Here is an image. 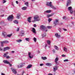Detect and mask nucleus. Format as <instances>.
<instances>
[{
  "mask_svg": "<svg viewBox=\"0 0 75 75\" xmlns=\"http://www.w3.org/2000/svg\"><path fill=\"white\" fill-rule=\"evenodd\" d=\"M46 6H50V7L53 9L54 10H57V8L55 7L52 4V2H47L46 3Z\"/></svg>",
  "mask_w": 75,
  "mask_h": 75,
  "instance_id": "1",
  "label": "nucleus"
},
{
  "mask_svg": "<svg viewBox=\"0 0 75 75\" xmlns=\"http://www.w3.org/2000/svg\"><path fill=\"white\" fill-rule=\"evenodd\" d=\"M40 21V18L38 15H36L34 17V20L32 21V22L34 23L35 21Z\"/></svg>",
  "mask_w": 75,
  "mask_h": 75,
  "instance_id": "2",
  "label": "nucleus"
},
{
  "mask_svg": "<svg viewBox=\"0 0 75 75\" xmlns=\"http://www.w3.org/2000/svg\"><path fill=\"white\" fill-rule=\"evenodd\" d=\"M13 19H14V17L13 16V15L9 16L7 18L8 21H12Z\"/></svg>",
  "mask_w": 75,
  "mask_h": 75,
  "instance_id": "3",
  "label": "nucleus"
},
{
  "mask_svg": "<svg viewBox=\"0 0 75 75\" xmlns=\"http://www.w3.org/2000/svg\"><path fill=\"white\" fill-rule=\"evenodd\" d=\"M58 23H59V20L58 19H56L54 21V24L55 26L58 25Z\"/></svg>",
  "mask_w": 75,
  "mask_h": 75,
  "instance_id": "4",
  "label": "nucleus"
},
{
  "mask_svg": "<svg viewBox=\"0 0 75 75\" xmlns=\"http://www.w3.org/2000/svg\"><path fill=\"white\" fill-rule=\"evenodd\" d=\"M11 70L13 74H17V71H16V69L11 68Z\"/></svg>",
  "mask_w": 75,
  "mask_h": 75,
  "instance_id": "5",
  "label": "nucleus"
},
{
  "mask_svg": "<svg viewBox=\"0 0 75 75\" xmlns=\"http://www.w3.org/2000/svg\"><path fill=\"white\" fill-rule=\"evenodd\" d=\"M40 29L42 30H46V28L45 27V26L43 25H42L40 26Z\"/></svg>",
  "mask_w": 75,
  "mask_h": 75,
  "instance_id": "6",
  "label": "nucleus"
},
{
  "mask_svg": "<svg viewBox=\"0 0 75 75\" xmlns=\"http://www.w3.org/2000/svg\"><path fill=\"white\" fill-rule=\"evenodd\" d=\"M55 36L58 38H59L61 37V35H58V33H56L55 34Z\"/></svg>",
  "mask_w": 75,
  "mask_h": 75,
  "instance_id": "7",
  "label": "nucleus"
},
{
  "mask_svg": "<svg viewBox=\"0 0 75 75\" xmlns=\"http://www.w3.org/2000/svg\"><path fill=\"white\" fill-rule=\"evenodd\" d=\"M2 35H3L4 38H7V33L5 32H3L2 33Z\"/></svg>",
  "mask_w": 75,
  "mask_h": 75,
  "instance_id": "8",
  "label": "nucleus"
},
{
  "mask_svg": "<svg viewBox=\"0 0 75 75\" xmlns=\"http://www.w3.org/2000/svg\"><path fill=\"white\" fill-rule=\"evenodd\" d=\"M23 34H24V31L23 30H22L19 35V36H23Z\"/></svg>",
  "mask_w": 75,
  "mask_h": 75,
  "instance_id": "9",
  "label": "nucleus"
},
{
  "mask_svg": "<svg viewBox=\"0 0 75 75\" xmlns=\"http://www.w3.org/2000/svg\"><path fill=\"white\" fill-rule=\"evenodd\" d=\"M71 0H68L67 1V6H68L69 4H71Z\"/></svg>",
  "mask_w": 75,
  "mask_h": 75,
  "instance_id": "10",
  "label": "nucleus"
},
{
  "mask_svg": "<svg viewBox=\"0 0 75 75\" xmlns=\"http://www.w3.org/2000/svg\"><path fill=\"white\" fill-rule=\"evenodd\" d=\"M32 31L33 33L34 34H36V31L35 30V29L34 28H32Z\"/></svg>",
  "mask_w": 75,
  "mask_h": 75,
  "instance_id": "11",
  "label": "nucleus"
},
{
  "mask_svg": "<svg viewBox=\"0 0 75 75\" xmlns=\"http://www.w3.org/2000/svg\"><path fill=\"white\" fill-rule=\"evenodd\" d=\"M28 55L29 58L30 59H31V58H33V55L31 56V53L30 52H28Z\"/></svg>",
  "mask_w": 75,
  "mask_h": 75,
  "instance_id": "12",
  "label": "nucleus"
},
{
  "mask_svg": "<svg viewBox=\"0 0 75 75\" xmlns=\"http://www.w3.org/2000/svg\"><path fill=\"white\" fill-rule=\"evenodd\" d=\"M58 60H59V58L58 57H56L54 61L56 64H57V62L58 61Z\"/></svg>",
  "mask_w": 75,
  "mask_h": 75,
  "instance_id": "13",
  "label": "nucleus"
},
{
  "mask_svg": "<svg viewBox=\"0 0 75 75\" xmlns=\"http://www.w3.org/2000/svg\"><path fill=\"white\" fill-rule=\"evenodd\" d=\"M10 48L9 47H7L5 48H4V51H6L7 50H10Z\"/></svg>",
  "mask_w": 75,
  "mask_h": 75,
  "instance_id": "14",
  "label": "nucleus"
},
{
  "mask_svg": "<svg viewBox=\"0 0 75 75\" xmlns=\"http://www.w3.org/2000/svg\"><path fill=\"white\" fill-rule=\"evenodd\" d=\"M3 62H4L5 64H10V62H8L7 60H4L3 61Z\"/></svg>",
  "mask_w": 75,
  "mask_h": 75,
  "instance_id": "15",
  "label": "nucleus"
},
{
  "mask_svg": "<svg viewBox=\"0 0 75 75\" xmlns=\"http://www.w3.org/2000/svg\"><path fill=\"white\" fill-rule=\"evenodd\" d=\"M31 18H32V17H30L28 18V21L29 23H31Z\"/></svg>",
  "mask_w": 75,
  "mask_h": 75,
  "instance_id": "16",
  "label": "nucleus"
},
{
  "mask_svg": "<svg viewBox=\"0 0 75 75\" xmlns=\"http://www.w3.org/2000/svg\"><path fill=\"white\" fill-rule=\"evenodd\" d=\"M53 15H54V14H53V13H52V14H47L46 15V16L48 18H49V17L52 16H53Z\"/></svg>",
  "mask_w": 75,
  "mask_h": 75,
  "instance_id": "17",
  "label": "nucleus"
},
{
  "mask_svg": "<svg viewBox=\"0 0 75 75\" xmlns=\"http://www.w3.org/2000/svg\"><path fill=\"white\" fill-rule=\"evenodd\" d=\"M45 13H51V10H48L47 11H45Z\"/></svg>",
  "mask_w": 75,
  "mask_h": 75,
  "instance_id": "18",
  "label": "nucleus"
},
{
  "mask_svg": "<svg viewBox=\"0 0 75 75\" xmlns=\"http://www.w3.org/2000/svg\"><path fill=\"white\" fill-rule=\"evenodd\" d=\"M24 65H23V64H20V67L18 66H17V67H18V68H22V67H23Z\"/></svg>",
  "mask_w": 75,
  "mask_h": 75,
  "instance_id": "19",
  "label": "nucleus"
},
{
  "mask_svg": "<svg viewBox=\"0 0 75 75\" xmlns=\"http://www.w3.org/2000/svg\"><path fill=\"white\" fill-rule=\"evenodd\" d=\"M27 9V7L25 6L23 7L22 8V10H25Z\"/></svg>",
  "mask_w": 75,
  "mask_h": 75,
  "instance_id": "20",
  "label": "nucleus"
},
{
  "mask_svg": "<svg viewBox=\"0 0 75 75\" xmlns=\"http://www.w3.org/2000/svg\"><path fill=\"white\" fill-rule=\"evenodd\" d=\"M13 23H14L15 24H18V21L17 20H15L13 21Z\"/></svg>",
  "mask_w": 75,
  "mask_h": 75,
  "instance_id": "21",
  "label": "nucleus"
},
{
  "mask_svg": "<svg viewBox=\"0 0 75 75\" xmlns=\"http://www.w3.org/2000/svg\"><path fill=\"white\" fill-rule=\"evenodd\" d=\"M68 9L69 11H70L72 9V7L71 6H70L69 7H68Z\"/></svg>",
  "mask_w": 75,
  "mask_h": 75,
  "instance_id": "22",
  "label": "nucleus"
},
{
  "mask_svg": "<svg viewBox=\"0 0 75 75\" xmlns=\"http://www.w3.org/2000/svg\"><path fill=\"white\" fill-rule=\"evenodd\" d=\"M42 37H46V34H45V33H42Z\"/></svg>",
  "mask_w": 75,
  "mask_h": 75,
  "instance_id": "23",
  "label": "nucleus"
},
{
  "mask_svg": "<svg viewBox=\"0 0 75 75\" xmlns=\"http://www.w3.org/2000/svg\"><path fill=\"white\" fill-rule=\"evenodd\" d=\"M54 48L55 49V50H59V48H58V47L57 46L54 45Z\"/></svg>",
  "mask_w": 75,
  "mask_h": 75,
  "instance_id": "24",
  "label": "nucleus"
},
{
  "mask_svg": "<svg viewBox=\"0 0 75 75\" xmlns=\"http://www.w3.org/2000/svg\"><path fill=\"white\" fill-rule=\"evenodd\" d=\"M31 67H32V65H31L30 64L28 65L26 67V68H27V69H29V68H30Z\"/></svg>",
  "mask_w": 75,
  "mask_h": 75,
  "instance_id": "25",
  "label": "nucleus"
},
{
  "mask_svg": "<svg viewBox=\"0 0 75 75\" xmlns=\"http://www.w3.org/2000/svg\"><path fill=\"white\" fill-rule=\"evenodd\" d=\"M55 67H54L53 68L54 71H55L57 70V66H55Z\"/></svg>",
  "mask_w": 75,
  "mask_h": 75,
  "instance_id": "26",
  "label": "nucleus"
},
{
  "mask_svg": "<svg viewBox=\"0 0 75 75\" xmlns=\"http://www.w3.org/2000/svg\"><path fill=\"white\" fill-rule=\"evenodd\" d=\"M42 59H43V60H45L46 59H47V58L46 57H42Z\"/></svg>",
  "mask_w": 75,
  "mask_h": 75,
  "instance_id": "27",
  "label": "nucleus"
},
{
  "mask_svg": "<svg viewBox=\"0 0 75 75\" xmlns=\"http://www.w3.org/2000/svg\"><path fill=\"white\" fill-rule=\"evenodd\" d=\"M46 65L47 66H51V63H47L46 64Z\"/></svg>",
  "mask_w": 75,
  "mask_h": 75,
  "instance_id": "28",
  "label": "nucleus"
},
{
  "mask_svg": "<svg viewBox=\"0 0 75 75\" xmlns=\"http://www.w3.org/2000/svg\"><path fill=\"white\" fill-rule=\"evenodd\" d=\"M16 42H21L22 41V40H16Z\"/></svg>",
  "mask_w": 75,
  "mask_h": 75,
  "instance_id": "29",
  "label": "nucleus"
},
{
  "mask_svg": "<svg viewBox=\"0 0 75 75\" xmlns=\"http://www.w3.org/2000/svg\"><path fill=\"white\" fill-rule=\"evenodd\" d=\"M47 43L48 45H50L51 44V42L50 40H47Z\"/></svg>",
  "mask_w": 75,
  "mask_h": 75,
  "instance_id": "30",
  "label": "nucleus"
},
{
  "mask_svg": "<svg viewBox=\"0 0 75 75\" xmlns=\"http://www.w3.org/2000/svg\"><path fill=\"white\" fill-rule=\"evenodd\" d=\"M20 17V14H18L16 17V18H18V19H19Z\"/></svg>",
  "mask_w": 75,
  "mask_h": 75,
  "instance_id": "31",
  "label": "nucleus"
},
{
  "mask_svg": "<svg viewBox=\"0 0 75 75\" xmlns=\"http://www.w3.org/2000/svg\"><path fill=\"white\" fill-rule=\"evenodd\" d=\"M63 50L64 51L67 52V49L66 47H64L63 48Z\"/></svg>",
  "mask_w": 75,
  "mask_h": 75,
  "instance_id": "32",
  "label": "nucleus"
},
{
  "mask_svg": "<svg viewBox=\"0 0 75 75\" xmlns=\"http://www.w3.org/2000/svg\"><path fill=\"white\" fill-rule=\"evenodd\" d=\"M25 40L26 41H30V38H25Z\"/></svg>",
  "mask_w": 75,
  "mask_h": 75,
  "instance_id": "33",
  "label": "nucleus"
},
{
  "mask_svg": "<svg viewBox=\"0 0 75 75\" xmlns=\"http://www.w3.org/2000/svg\"><path fill=\"white\" fill-rule=\"evenodd\" d=\"M70 11V13L71 14H73V12H74V11H73V10H71Z\"/></svg>",
  "mask_w": 75,
  "mask_h": 75,
  "instance_id": "34",
  "label": "nucleus"
},
{
  "mask_svg": "<svg viewBox=\"0 0 75 75\" xmlns=\"http://www.w3.org/2000/svg\"><path fill=\"white\" fill-rule=\"evenodd\" d=\"M12 35V34H10V35H6L7 37H9L10 38L11 37V36Z\"/></svg>",
  "mask_w": 75,
  "mask_h": 75,
  "instance_id": "35",
  "label": "nucleus"
},
{
  "mask_svg": "<svg viewBox=\"0 0 75 75\" xmlns=\"http://www.w3.org/2000/svg\"><path fill=\"white\" fill-rule=\"evenodd\" d=\"M25 5H26V6L28 7V2H26L25 3Z\"/></svg>",
  "mask_w": 75,
  "mask_h": 75,
  "instance_id": "36",
  "label": "nucleus"
},
{
  "mask_svg": "<svg viewBox=\"0 0 75 75\" xmlns=\"http://www.w3.org/2000/svg\"><path fill=\"white\" fill-rule=\"evenodd\" d=\"M33 40L35 42L36 41H37V38H34Z\"/></svg>",
  "mask_w": 75,
  "mask_h": 75,
  "instance_id": "37",
  "label": "nucleus"
},
{
  "mask_svg": "<svg viewBox=\"0 0 75 75\" xmlns=\"http://www.w3.org/2000/svg\"><path fill=\"white\" fill-rule=\"evenodd\" d=\"M59 31L60 33H61V31H62V30L61 28H59Z\"/></svg>",
  "mask_w": 75,
  "mask_h": 75,
  "instance_id": "38",
  "label": "nucleus"
},
{
  "mask_svg": "<svg viewBox=\"0 0 75 75\" xmlns=\"http://www.w3.org/2000/svg\"><path fill=\"white\" fill-rule=\"evenodd\" d=\"M7 1H6L5 0H3L2 1V3L3 4H4V3H6Z\"/></svg>",
  "mask_w": 75,
  "mask_h": 75,
  "instance_id": "39",
  "label": "nucleus"
},
{
  "mask_svg": "<svg viewBox=\"0 0 75 75\" xmlns=\"http://www.w3.org/2000/svg\"><path fill=\"white\" fill-rule=\"evenodd\" d=\"M4 42H5V43L7 44V43H8V41L7 40H5V41H4Z\"/></svg>",
  "mask_w": 75,
  "mask_h": 75,
  "instance_id": "40",
  "label": "nucleus"
},
{
  "mask_svg": "<svg viewBox=\"0 0 75 75\" xmlns=\"http://www.w3.org/2000/svg\"><path fill=\"white\" fill-rule=\"evenodd\" d=\"M20 30V28H17V29H16V31L18 32V31H19V30Z\"/></svg>",
  "mask_w": 75,
  "mask_h": 75,
  "instance_id": "41",
  "label": "nucleus"
},
{
  "mask_svg": "<svg viewBox=\"0 0 75 75\" xmlns=\"http://www.w3.org/2000/svg\"><path fill=\"white\" fill-rule=\"evenodd\" d=\"M64 62H68L69 60L68 59H65L64 60Z\"/></svg>",
  "mask_w": 75,
  "mask_h": 75,
  "instance_id": "42",
  "label": "nucleus"
},
{
  "mask_svg": "<svg viewBox=\"0 0 75 75\" xmlns=\"http://www.w3.org/2000/svg\"><path fill=\"white\" fill-rule=\"evenodd\" d=\"M47 27L48 28V29H51L52 28L51 26H47Z\"/></svg>",
  "mask_w": 75,
  "mask_h": 75,
  "instance_id": "43",
  "label": "nucleus"
},
{
  "mask_svg": "<svg viewBox=\"0 0 75 75\" xmlns=\"http://www.w3.org/2000/svg\"><path fill=\"white\" fill-rule=\"evenodd\" d=\"M4 57H6V56H7V55L6 53L4 54V55H3Z\"/></svg>",
  "mask_w": 75,
  "mask_h": 75,
  "instance_id": "44",
  "label": "nucleus"
},
{
  "mask_svg": "<svg viewBox=\"0 0 75 75\" xmlns=\"http://www.w3.org/2000/svg\"><path fill=\"white\" fill-rule=\"evenodd\" d=\"M51 21H52V19H48V21L49 23H50Z\"/></svg>",
  "mask_w": 75,
  "mask_h": 75,
  "instance_id": "45",
  "label": "nucleus"
},
{
  "mask_svg": "<svg viewBox=\"0 0 75 75\" xmlns=\"http://www.w3.org/2000/svg\"><path fill=\"white\" fill-rule=\"evenodd\" d=\"M10 58V57L9 56H7L6 57V58H7V59H8V58Z\"/></svg>",
  "mask_w": 75,
  "mask_h": 75,
  "instance_id": "46",
  "label": "nucleus"
},
{
  "mask_svg": "<svg viewBox=\"0 0 75 75\" xmlns=\"http://www.w3.org/2000/svg\"><path fill=\"white\" fill-rule=\"evenodd\" d=\"M1 44H5V43L4 42V41L1 42Z\"/></svg>",
  "mask_w": 75,
  "mask_h": 75,
  "instance_id": "47",
  "label": "nucleus"
},
{
  "mask_svg": "<svg viewBox=\"0 0 75 75\" xmlns=\"http://www.w3.org/2000/svg\"><path fill=\"white\" fill-rule=\"evenodd\" d=\"M63 19L66 20L67 19V18H66V17L65 16H64L63 18Z\"/></svg>",
  "mask_w": 75,
  "mask_h": 75,
  "instance_id": "48",
  "label": "nucleus"
},
{
  "mask_svg": "<svg viewBox=\"0 0 75 75\" xmlns=\"http://www.w3.org/2000/svg\"><path fill=\"white\" fill-rule=\"evenodd\" d=\"M63 30H64V31H67V29H66L63 28Z\"/></svg>",
  "mask_w": 75,
  "mask_h": 75,
  "instance_id": "49",
  "label": "nucleus"
},
{
  "mask_svg": "<svg viewBox=\"0 0 75 75\" xmlns=\"http://www.w3.org/2000/svg\"><path fill=\"white\" fill-rule=\"evenodd\" d=\"M33 27H37V25H36L35 24H34L33 25Z\"/></svg>",
  "mask_w": 75,
  "mask_h": 75,
  "instance_id": "50",
  "label": "nucleus"
},
{
  "mask_svg": "<svg viewBox=\"0 0 75 75\" xmlns=\"http://www.w3.org/2000/svg\"><path fill=\"white\" fill-rule=\"evenodd\" d=\"M52 51L53 53H55V50H53Z\"/></svg>",
  "mask_w": 75,
  "mask_h": 75,
  "instance_id": "51",
  "label": "nucleus"
},
{
  "mask_svg": "<svg viewBox=\"0 0 75 75\" xmlns=\"http://www.w3.org/2000/svg\"><path fill=\"white\" fill-rule=\"evenodd\" d=\"M65 55L64 54H62V57H65Z\"/></svg>",
  "mask_w": 75,
  "mask_h": 75,
  "instance_id": "52",
  "label": "nucleus"
},
{
  "mask_svg": "<svg viewBox=\"0 0 75 75\" xmlns=\"http://www.w3.org/2000/svg\"><path fill=\"white\" fill-rule=\"evenodd\" d=\"M43 65H44V64H40V66H43Z\"/></svg>",
  "mask_w": 75,
  "mask_h": 75,
  "instance_id": "53",
  "label": "nucleus"
},
{
  "mask_svg": "<svg viewBox=\"0 0 75 75\" xmlns=\"http://www.w3.org/2000/svg\"><path fill=\"white\" fill-rule=\"evenodd\" d=\"M9 64V65L10 67H11V66H12L11 64H10V62H9V64Z\"/></svg>",
  "mask_w": 75,
  "mask_h": 75,
  "instance_id": "54",
  "label": "nucleus"
},
{
  "mask_svg": "<svg viewBox=\"0 0 75 75\" xmlns=\"http://www.w3.org/2000/svg\"><path fill=\"white\" fill-rule=\"evenodd\" d=\"M3 50V48H1L0 47V51H2Z\"/></svg>",
  "mask_w": 75,
  "mask_h": 75,
  "instance_id": "55",
  "label": "nucleus"
},
{
  "mask_svg": "<svg viewBox=\"0 0 75 75\" xmlns=\"http://www.w3.org/2000/svg\"><path fill=\"white\" fill-rule=\"evenodd\" d=\"M1 47H3V46H4V45H3V44H1Z\"/></svg>",
  "mask_w": 75,
  "mask_h": 75,
  "instance_id": "56",
  "label": "nucleus"
},
{
  "mask_svg": "<svg viewBox=\"0 0 75 75\" xmlns=\"http://www.w3.org/2000/svg\"><path fill=\"white\" fill-rule=\"evenodd\" d=\"M43 31H45V32H47V30L45 29L44 30H43Z\"/></svg>",
  "mask_w": 75,
  "mask_h": 75,
  "instance_id": "57",
  "label": "nucleus"
},
{
  "mask_svg": "<svg viewBox=\"0 0 75 75\" xmlns=\"http://www.w3.org/2000/svg\"><path fill=\"white\" fill-rule=\"evenodd\" d=\"M4 15H2L1 16V17H4Z\"/></svg>",
  "mask_w": 75,
  "mask_h": 75,
  "instance_id": "58",
  "label": "nucleus"
},
{
  "mask_svg": "<svg viewBox=\"0 0 75 75\" xmlns=\"http://www.w3.org/2000/svg\"><path fill=\"white\" fill-rule=\"evenodd\" d=\"M15 52L14 51H12L11 52V53H14V52Z\"/></svg>",
  "mask_w": 75,
  "mask_h": 75,
  "instance_id": "59",
  "label": "nucleus"
},
{
  "mask_svg": "<svg viewBox=\"0 0 75 75\" xmlns=\"http://www.w3.org/2000/svg\"><path fill=\"white\" fill-rule=\"evenodd\" d=\"M47 47V44H45V47L46 48V47Z\"/></svg>",
  "mask_w": 75,
  "mask_h": 75,
  "instance_id": "60",
  "label": "nucleus"
},
{
  "mask_svg": "<svg viewBox=\"0 0 75 75\" xmlns=\"http://www.w3.org/2000/svg\"><path fill=\"white\" fill-rule=\"evenodd\" d=\"M16 4H18V1H16Z\"/></svg>",
  "mask_w": 75,
  "mask_h": 75,
  "instance_id": "61",
  "label": "nucleus"
},
{
  "mask_svg": "<svg viewBox=\"0 0 75 75\" xmlns=\"http://www.w3.org/2000/svg\"><path fill=\"white\" fill-rule=\"evenodd\" d=\"M71 23H72V24H73V25H74V22H72Z\"/></svg>",
  "mask_w": 75,
  "mask_h": 75,
  "instance_id": "62",
  "label": "nucleus"
},
{
  "mask_svg": "<svg viewBox=\"0 0 75 75\" xmlns=\"http://www.w3.org/2000/svg\"><path fill=\"white\" fill-rule=\"evenodd\" d=\"M1 75H4V74L2 73H1Z\"/></svg>",
  "mask_w": 75,
  "mask_h": 75,
  "instance_id": "63",
  "label": "nucleus"
},
{
  "mask_svg": "<svg viewBox=\"0 0 75 75\" xmlns=\"http://www.w3.org/2000/svg\"><path fill=\"white\" fill-rule=\"evenodd\" d=\"M48 75H53L51 74H48Z\"/></svg>",
  "mask_w": 75,
  "mask_h": 75,
  "instance_id": "64",
  "label": "nucleus"
}]
</instances>
